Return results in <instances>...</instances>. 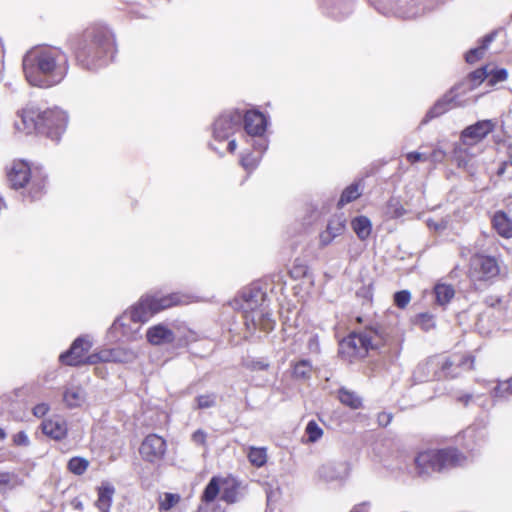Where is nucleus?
Here are the masks:
<instances>
[{"instance_id":"ea45409f","label":"nucleus","mask_w":512,"mask_h":512,"mask_svg":"<svg viewBox=\"0 0 512 512\" xmlns=\"http://www.w3.org/2000/svg\"><path fill=\"white\" fill-rule=\"evenodd\" d=\"M484 54H485V51L483 50V48L477 47L474 49H470L465 54V60L469 64H474L475 62L482 59L484 57Z\"/></svg>"},{"instance_id":"f257e3e1","label":"nucleus","mask_w":512,"mask_h":512,"mask_svg":"<svg viewBox=\"0 0 512 512\" xmlns=\"http://www.w3.org/2000/svg\"><path fill=\"white\" fill-rule=\"evenodd\" d=\"M67 46L75 63L86 70H94L106 64L117 52L114 33L101 23H92L70 35Z\"/></svg>"},{"instance_id":"c03bdc74","label":"nucleus","mask_w":512,"mask_h":512,"mask_svg":"<svg viewBox=\"0 0 512 512\" xmlns=\"http://www.w3.org/2000/svg\"><path fill=\"white\" fill-rule=\"evenodd\" d=\"M14 443L17 444V445H23V446H27L29 444V439H28V436L26 435L25 432L21 431V432H18L15 436H14Z\"/></svg>"},{"instance_id":"dca6fc26","label":"nucleus","mask_w":512,"mask_h":512,"mask_svg":"<svg viewBox=\"0 0 512 512\" xmlns=\"http://www.w3.org/2000/svg\"><path fill=\"white\" fill-rule=\"evenodd\" d=\"M41 428L46 436L54 440H62L68 433L67 422L60 417L45 419L41 424Z\"/></svg>"},{"instance_id":"4be33fe9","label":"nucleus","mask_w":512,"mask_h":512,"mask_svg":"<svg viewBox=\"0 0 512 512\" xmlns=\"http://www.w3.org/2000/svg\"><path fill=\"white\" fill-rule=\"evenodd\" d=\"M462 86H463V83H460V84L454 86L450 90L449 95H447V97H449V98H446L443 101L437 102L432 107V109L429 111V115L431 117H437V116H440L441 114L445 113L446 111H448L451 107H453L454 105H452V103L456 101V99H455L456 95H453V94L457 90H459Z\"/></svg>"},{"instance_id":"72a5a7b5","label":"nucleus","mask_w":512,"mask_h":512,"mask_svg":"<svg viewBox=\"0 0 512 512\" xmlns=\"http://www.w3.org/2000/svg\"><path fill=\"white\" fill-rule=\"evenodd\" d=\"M496 398H509L512 396V377L506 381L500 382L493 391Z\"/></svg>"},{"instance_id":"4c0bfd02","label":"nucleus","mask_w":512,"mask_h":512,"mask_svg":"<svg viewBox=\"0 0 512 512\" xmlns=\"http://www.w3.org/2000/svg\"><path fill=\"white\" fill-rule=\"evenodd\" d=\"M180 501V496L173 493H165L163 498L160 500L159 509L169 510Z\"/></svg>"},{"instance_id":"ddd939ff","label":"nucleus","mask_w":512,"mask_h":512,"mask_svg":"<svg viewBox=\"0 0 512 512\" xmlns=\"http://www.w3.org/2000/svg\"><path fill=\"white\" fill-rule=\"evenodd\" d=\"M244 130L250 136L261 137L267 130L268 120L266 116L256 109L247 110L242 113Z\"/></svg>"},{"instance_id":"a18cd8bd","label":"nucleus","mask_w":512,"mask_h":512,"mask_svg":"<svg viewBox=\"0 0 512 512\" xmlns=\"http://www.w3.org/2000/svg\"><path fill=\"white\" fill-rule=\"evenodd\" d=\"M392 419V415L389 413L382 412L378 415V423L379 425L385 427L387 426Z\"/></svg>"},{"instance_id":"6e6d98bb","label":"nucleus","mask_w":512,"mask_h":512,"mask_svg":"<svg viewBox=\"0 0 512 512\" xmlns=\"http://www.w3.org/2000/svg\"><path fill=\"white\" fill-rule=\"evenodd\" d=\"M73 505H74V507H75L76 509H78V510H83V504H82V502H81V501H76V500H75V501H73Z\"/></svg>"},{"instance_id":"9b49d317","label":"nucleus","mask_w":512,"mask_h":512,"mask_svg":"<svg viewBox=\"0 0 512 512\" xmlns=\"http://www.w3.org/2000/svg\"><path fill=\"white\" fill-rule=\"evenodd\" d=\"M500 273L499 265L495 258L477 255L471 260L470 277L476 281L490 280Z\"/></svg>"},{"instance_id":"37998d69","label":"nucleus","mask_w":512,"mask_h":512,"mask_svg":"<svg viewBox=\"0 0 512 512\" xmlns=\"http://www.w3.org/2000/svg\"><path fill=\"white\" fill-rule=\"evenodd\" d=\"M48 411L49 406L46 403H40L33 408V414L39 418L45 416L48 413Z\"/></svg>"},{"instance_id":"a211bd4d","label":"nucleus","mask_w":512,"mask_h":512,"mask_svg":"<svg viewBox=\"0 0 512 512\" xmlns=\"http://www.w3.org/2000/svg\"><path fill=\"white\" fill-rule=\"evenodd\" d=\"M147 339L152 345H162L171 343L174 333L164 325H156L148 329Z\"/></svg>"},{"instance_id":"a878e982","label":"nucleus","mask_w":512,"mask_h":512,"mask_svg":"<svg viewBox=\"0 0 512 512\" xmlns=\"http://www.w3.org/2000/svg\"><path fill=\"white\" fill-rule=\"evenodd\" d=\"M488 77L487 66H482L475 69L467 75V81L469 82V90H474L481 85Z\"/></svg>"},{"instance_id":"9d476101","label":"nucleus","mask_w":512,"mask_h":512,"mask_svg":"<svg viewBox=\"0 0 512 512\" xmlns=\"http://www.w3.org/2000/svg\"><path fill=\"white\" fill-rule=\"evenodd\" d=\"M91 348V343L85 338H77L71 348L60 355V361L70 366H77L84 363H96V354L86 357V353Z\"/></svg>"},{"instance_id":"20e7f679","label":"nucleus","mask_w":512,"mask_h":512,"mask_svg":"<svg viewBox=\"0 0 512 512\" xmlns=\"http://www.w3.org/2000/svg\"><path fill=\"white\" fill-rule=\"evenodd\" d=\"M185 302L186 301L182 299V297L178 294H170L166 296L159 294H147L143 296L139 302L131 308L130 311L124 312L123 315L115 320L113 323V328H123L122 333L126 335L128 333V330L126 329V326H128L126 320L129 319L134 323L141 324L148 321L154 314L174 305L182 304Z\"/></svg>"},{"instance_id":"a19ab883","label":"nucleus","mask_w":512,"mask_h":512,"mask_svg":"<svg viewBox=\"0 0 512 512\" xmlns=\"http://www.w3.org/2000/svg\"><path fill=\"white\" fill-rule=\"evenodd\" d=\"M207 434L205 431L198 429L192 434V440L197 445L206 446Z\"/></svg>"},{"instance_id":"cd10ccee","label":"nucleus","mask_w":512,"mask_h":512,"mask_svg":"<svg viewBox=\"0 0 512 512\" xmlns=\"http://www.w3.org/2000/svg\"><path fill=\"white\" fill-rule=\"evenodd\" d=\"M339 400L344 405L349 406L352 409H358L361 406V399L351 391L346 389H341L339 391Z\"/></svg>"},{"instance_id":"423d86ee","label":"nucleus","mask_w":512,"mask_h":512,"mask_svg":"<svg viewBox=\"0 0 512 512\" xmlns=\"http://www.w3.org/2000/svg\"><path fill=\"white\" fill-rule=\"evenodd\" d=\"M242 297L245 325L266 332L273 330L275 321L265 306V294L260 289H250L244 291Z\"/></svg>"},{"instance_id":"49530a36","label":"nucleus","mask_w":512,"mask_h":512,"mask_svg":"<svg viewBox=\"0 0 512 512\" xmlns=\"http://www.w3.org/2000/svg\"><path fill=\"white\" fill-rule=\"evenodd\" d=\"M494 33H491V34H488V35H485L482 40H481V44H480V48H483L484 51H486V49L488 48V46L490 45V43L494 40Z\"/></svg>"},{"instance_id":"6e6552de","label":"nucleus","mask_w":512,"mask_h":512,"mask_svg":"<svg viewBox=\"0 0 512 512\" xmlns=\"http://www.w3.org/2000/svg\"><path fill=\"white\" fill-rule=\"evenodd\" d=\"M242 112L231 109L221 113L212 124V135L215 141L223 142L229 139L242 124Z\"/></svg>"},{"instance_id":"7c9ffc66","label":"nucleus","mask_w":512,"mask_h":512,"mask_svg":"<svg viewBox=\"0 0 512 512\" xmlns=\"http://www.w3.org/2000/svg\"><path fill=\"white\" fill-rule=\"evenodd\" d=\"M19 484L20 481L15 474L0 471V490L13 489Z\"/></svg>"},{"instance_id":"f8f14e48","label":"nucleus","mask_w":512,"mask_h":512,"mask_svg":"<svg viewBox=\"0 0 512 512\" xmlns=\"http://www.w3.org/2000/svg\"><path fill=\"white\" fill-rule=\"evenodd\" d=\"M495 129V123L490 120H479L476 123L466 127L461 132V140L464 144L473 145L482 141L488 134Z\"/></svg>"},{"instance_id":"f03ea898","label":"nucleus","mask_w":512,"mask_h":512,"mask_svg":"<svg viewBox=\"0 0 512 512\" xmlns=\"http://www.w3.org/2000/svg\"><path fill=\"white\" fill-rule=\"evenodd\" d=\"M23 72L30 85L50 88L61 83L69 71L67 54L54 46H36L23 57Z\"/></svg>"},{"instance_id":"603ef678","label":"nucleus","mask_w":512,"mask_h":512,"mask_svg":"<svg viewBox=\"0 0 512 512\" xmlns=\"http://www.w3.org/2000/svg\"><path fill=\"white\" fill-rule=\"evenodd\" d=\"M236 148H237V145H236L235 140H230V141L228 142V144H227V147H226V149H227V151H228L229 153H234V152H235V150H236Z\"/></svg>"},{"instance_id":"13d9d810","label":"nucleus","mask_w":512,"mask_h":512,"mask_svg":"<svg viewBox=\"0 0 512 512\" xmlns=\"http://www.w3.org/2000/svg\"><path fill=\"white\" fill-rule=\"evenodd\" d=\"M222 498H223L225 501L232 502V500L229 498V496H228L227 494H223Z\"/></svg>"},{"instance_id":"6ab92c4d","label":"nucleus","mask_w":512,"mask_h":512,"mask_svg":"<svg viewBox=\"0 0 512 512\" xmlns=\"http://www.w3.org/2000/svg\"><path fill=\"white\" fill-rule=\"evenodd\" d=\"M492 226L501 237H512V219L505 212L497 211L493 215Z\"/></svg>"},{"instance_id":"864d4df0","label":"nucleus","mask_w":512,"mask_h":512,"mask_svg":"<svg viewBox=\"0 0 512 512\" xmlns=\"http://www.w3.org/2000/svg\"><path fill=\"white\" fill-rule=\"evenodd\" d=\"M388 213H390L393 217H399V216L403 215L404 209L400 206V207H397L393 212L388 211Z\"/></svg>"},{"instance_id":"4d7b16f0","label":"nucleus","mask_w":512,"mask_h":512,"mask_svg":"<svg viewBox=\"0 0 512 512\" xmlns=\"http://www.w3.org/2000/svg\"><path fill=\"white\" fill-rule=\"evenodd\" d=\"M5 437H6L5 431L2 428H0V440L5 439Z\"/></svg>"},{"instance_id":"aec40b11","label":"nucleus","mask_w":512,"mask_h":512,"mask_svg":"<svg viewBox=\"0 0 512 512\" xmlns=\"http://www.w3.org/2000/svg\"><path fill=\"white\" fill-rule=\"evenodd\" d=\"M98 498L95 503L96 507L101 512H109L112 501H113V495L115 493L114 487L109 483H103L98 489Z\"/></svg>"},{"instance_id":"7ed1b4c3","label":"nucleus","mask_w":512,"mask_h":512,"mask_svg":"<svg viewBox=\"0 0 512 512\" xmlns=\"http://www.w3.org/2000/svg\"><path fill=\"white\" fill-rule=\"evenodd\" d=\"M19 116L28 132L36 130L56 141L60 139L68 123L67 114L59 108L40 111L34 106H26Z\"/></svg>"},{"instance_id":"c9c22d12","label":"nucleus","mask_w":512,"mask_h":512,"mask_svg":"<svg viewBox=\"0 0 512 512\" xmlns=\"http://www.w3.org/2000/svg\"><path fill=\"white\" fill-rule=\"evenodd\" d=\"M197 409H207L215 406L216 404V395L213 393H208L204 395H199L196 397Z\"/></svg>"},{"instance_id":"bf43d9fd","label":"nucleus","mask_w":512,"mask_h":512,"mask_svg":"<svg viewBox=\"0 0 512 512\" xmlns=\"http://www.w3.org/2000/svg\"><path fill=\"white\" fill-rule=\"evenodd\" d=\"M450 365H451L450 363L446 362V363L444 364V368H447V367H448V366H450Z\"/></svg>"},{"instance_id":"de8ad7c7","label":"nucleus","mask_w":512,"mask_h":512,"mask_svg":"<svg viewBox=\"0 0 512 512\" xmlns=\"http://www.w3.org/2000/svg\"><path fill=\"white\" fill-rule=\"evenodd\" d=\"M427 224H428V226H429L430 228H433V229H434V230H436V231L443 230V229H445V227H446L445 223H443V222L435 223V222H434V221H432V220H428V221H427Z\"/></svg>"},{"instance_id":"f3484780","label":"nucleus","mask_w":512,"mask_h":512,"mask_svg":"<svg viewBox=\"0 0 512 512\" xmlns=\"http://www.w3.org/2000/svg\"><path fill=\"white\" fill-rule=\"evenodd\" d=\"M30 179V167L27 162H13V166L8 171V180L12 187L18 189Z\"/></svg>"},{"instance_id":"8fccbe9b","label":"nucleus","mask_w":512,"mask_h":512,"mask_svg":"<svg viewBox=\"0 0 512 512\" xmlns=\"http://www.w3.org/2000/svg\"><path fill=\"white\" fill-rule=\"evenodd\" d=\"M242 166L246 171H251L256 168V162H242Z\"/></svg>"},{"instance_id":"2eb2a0df","label":"nucleus","mask_w":512,"mask_h":512,"mask_svg":"<svg viewBox=\"0 0 512 512\" xmlns=\"http://www.w3.org/2000/svg\"><path fill=\"white\" fill-rule=\"evenodd\" d=\"M96 357L101 362L130 363L137 358V353L130 348L115 347L99 351Z\"/></svg>"},{"instance_id":"39448f33","label":"nucleus","mask_w":512,"mask_h":512,"mask_svg":"<svg viewBox=\"0 0 512 512\" xmlns=\"http://www.w3.org/2000/svg\"><path fill=\"white\" fill-rule=\"evenodd\" d=\"M385 342L382 332L374 327L361 332H353L339 344V353L345 359L352 361L366 356L369 350L378 349Z\"/></svg>"},{"instance_id":"412c9836","label":"nucleus","mask_w":512,"mask_h":512,"mask_svg":"<svg viewBox=\"0 0 512 512\" xmlns=\"http://www.w3.org/2000/svg\"><path fill=\"white\" fill-rule=\"evenodd\" d=\"M86 399V393L80 386H71L65 389L63 400L69 408L81 406Z\"/></svg>"},{"instance_id":"bb28decb","label":"nucleus","mask_w":512,"mask_h":512,"mask_svg":"<svg viewBox=\"0 0 512 512\" xmlns=\"http://www.w3.org/2000/svg\"><path fill=\"white\" fill-rule=\"evenodd\" d=\"M361 195V187L359 183H353L345 188L342 192L341 197L338 201V206H344L354 200H356Z\"/></svg>"},{"instance_id":"c85d7f7f","label":"nucleus","mask_w":512,"mask_h":512,"mask_svg":"<svg viewBox=\"0 0 512 512\" xmlns=\"http://www.w3.org/2000/svg\"><path fill=\"white\" fill-rule=\"evenodd\" d=\"M220 489V479L218 477H213L210 482L207 484L203 495L202 500L205 502H212L215 500L219 493Z\"/></svg>"},{"instance_id":"58836bf2","label":"nucleus","mask_w":512,"mask_h":512,"mask_svg":"<svg viewBox=\"0 0 512 512\" xmlns=\"http://www.w3.org/2000/svg\"><path fill=\"white\" fill-rule=\"evenodd\" d=\"M411 300V294L408 290L396 292L394 295V303L397 307L404 309Z\"/></svg>"},{"instance_id":"0eeeda50","label":"nucleus","mask_w":512,"mask_h":512,"mask_svg":"<svg viewBox=\"0 0 512 512\" xmlns=\"http://www.w3.org/2000/svg\"><path fill=\"white\" fill-rule=\"evenodd\" d=\"M464 461L465 457L456 449H443L420 452L415 459V464L419 474H430L460 466Z\"/></svg>"},{"instance_id":"79ce46f5","label":"nucleus","mask_w":512,"mask_h":512,"mask_svg":"<svg viewBox=\"0 0 512 512\" xmlns=\"http://www.w3.org/2000/svg\"><path fill=\"white\" fill-rule=\"evenodd\" d=\"M308 349L312 353H318L320 351L319 338L317 335H312L308 340Z\"/></svg>"},{"instance_id":"473e14b6","label":"nucleus","mask_w":512,"mask_h":512,"mask_svg":"<svg viewBox=\"0 0 512 512\" xmlns=\"http://www.w3.org/2000/svg\"><path fill=\"white\" fill-rule=\"evenodd\" d=\"M414 323L424 331H429L435 327L434 316L430 313H420L415 319Z\"/></svg>"},{"instance_id":"5701e85b","label":"nucleus","mask_w":512,"mask_h":512,"mask_svg":"<svg viewBox=\"0 0 512 512\" xmlns=\"http://www.w3.org/2000/svg\"><path fill=\"white\" fill-rule=\"evenodd\" d=\"M352 229L361 240H366L372 231L371 221L365 216H359L352 220Z\"/></svg>"},{"instance_id":"2f4dec72","label":"nucleus","mask_w":512,"mask_h":512,"mask_svg":"<svg viewBox=\"0 0 512 512\" xmlns=\"http://www.w3.org/2000/svg\"><path fill=\"white\" fill-rule=\"evenodd\" d=\"M305 433L308 437V441L311 443L317 442L323 436V429L314 420L309 421Z\"/></svg>"},{"instance_id":"393cba45","label":"nucleus","mask_w":512,"mask_h":512,"mask_svg":"<svg viewBox=\"0 0 512 512\" xmlns=\"http://www.w3.org/2000/svg\"><path fill=\"white\" fill-rule=\"evenodd\" d=\"M249 462L255 467H262L267 463V449L265 447H250L248 452Z\"/></svg>"},{"instance_id":"c756f323","label":"nucleus","mask_w":512,"mask_h":512,"mask_svg":"<svg viewBox=\"0 0 512 512\" xmlns=\"http://www.w3.org/2000/svg\"><path fill=\"white\" fill-rule=\"evenodd\" d=\"M88 466L89 461L82 457H73L68 462L69 471L76 475H82L85 473Z\"/></svg>"},{"instance_id":"5fc2aeb1","label":"nucleus","mask_w":512,"mask_h":512,"mask_svg":"<svg viewBox=\"0 0 512 512\" xmlns=\"http://www.w3.org/2000/svg\"><path fill=\"white\" fill-rule=\"evenodd\" d=\"M508 164L512 167V162H503L502 165L498 168L497 174L501 176L504 170L508 167Z\"/></svg>"},{"instance_id":"e433bc0d","label":"nucleus","mask_w":512,"mask_h":512,"mask_svg":"<svg viewBox=\"0 0 512 512\" xmlns=\"http://www.w3.org/2000/svg\"><path fill=\"white\" fill-rule=\"evenodd\" d=\"M312 366L307 360H302L295 364L293 373L298 378H306L311 373Z\"/></svg>"},{"instance_id":"09e8293b","label":"nucleus","mask_w":512,"mask_h":512,"mask_svg":"<svg viewBox=\"0 0 512 512\" xmlns=\"http://www.w3.org/2000/svg\"><path fill=\"white\" fill-rule=\"evenodd\" d=\"M473 395L471 394H464L457 398V400L462 403L463 405L467 406L469 402L473 399Z\"/></svg>"},{"instance_id":"f704fd0d","label":"nucleus","mask_w":512,"mask_h":512,"mask_svg":"<svg viewBox=\"0 0 512 512\" xmlns=\"http://www.w3.org/2000/svg\"><path fill=\"white\" fill-rule=\"evenodd\" d=\"M507 78L508 72L506 69H496L494 71L488 72L487 84L488 86L493 87L497 83L507 80Z\"/></svg>"},{"instance_id":"1a4fd4ad","label":"nucleus","mask_w":512,"mask_h":512,"mask_svg":"<svg viewBox=\"0 0 512 512\" xmlns=\"http://www.w3.org/2000/svg\"><path fill=\"white\" fill-rule=\"evenodd\" d=\"M166 451V440L157 434L147 435L139 448L141 458L152 464L162 461L166 455Z\"/></svg>"},{"instance_id":"b1692460","label":"nucleus","mask_w":512,"mask_h":512,"mask_svg":"<svg viewBox=\"0 0 512 512\" xmlns=\"http://www.w3.org/2000/svg\"><path fill=\"white\" fill-rule=\"evenodd\" d=\"M434 292L436 301L439 305L448 304L455 294L454 288L451 285L444 283H438L434 288Z\"/></svg>"},{"instance_id":"4468645a","label":"nucleus","mask_w":512,"mask_h":512,"mask_svg":"<svg viewBox=\"0 0 512 512\" xmlns=\"http://www.w3.org/2000/svg\"><path fill=\"white\" fill-rule=\"evenodd\" d=\"M346 229V219L345 217L340 215L332 216L326 228L320 232L319 234V245L321 247H326L333 242V240L344 233Z\"/></svg>"},{"instance_id":"3c124183","label":"nucleus","mask_w":512,"mask_h":512,"mask_svg":"<svg viewBox=\"0 0 512 512\" xmlns=\"http://www.w3.org/2000/svg\"><path fill=\"white\" fill-rule=\"evenodd\" d=\"M407 160H421V154L418 152H410L407 154Z\"/></svg>"}]
</instances>
